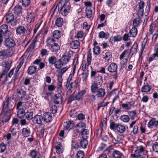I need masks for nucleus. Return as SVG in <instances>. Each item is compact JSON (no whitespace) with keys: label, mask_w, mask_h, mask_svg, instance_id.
<instances>
[{"label":"nucleus","mask_w":158,"mask_h":158,"mask_svg":"<svg viewBox=\"0 0 158 158\" xmlns=\"http://www.w3.org/2000/svg\"><path fill=\"white\" fill-rule=\"evenodd\" d=\"M59 4H61L60 7L58 9L59 12L63 16H67L71 8L69 2L67 0H61Z\"/></svg>","instance_id":"nucleus-1"},{"label":"nucleus","mask_w":158,"mask_h":158,"mask_svg":"<svg viewBox=\"0 0 158 158\" xmlns=\"http://www.w3.org/2000/svg\"><path fill=\"white\" fill-rule=\"evenodd\" d=\"M12 99L11 98H9L8 95L6 97L2 104V111H11L14 108V103L12 101V99Z\"/></svg>","instance_id":"nucleus-2"},{"label":"nucleus","mask_w":158,"mask_h":158,"mask_svg":"<svg viewBox=\"0 0 158 158\" xmlns=\"http://www.w3.org/2000/svg\"><path fill=\"white\" fill-rule=\"evenodd\" d=\"M47 45L50 47V49L52 52H57L60 49L59 45L55 43V40L53 38H49L47 40Z\"/></svg>","instance_id":"nucleus-3"},{"label":"nucleus","mask_w":158,"mask_h":158,"mask_svg":"<svg viewBox=\"0 0 158 158\" xmlns=\"http://www.w3.org/2000/svg\"><path fill=\"white\" fill-rule=\"evenodd\" d=\"M110 127L111 129L116 130L120 133H123L126 130V127L124 125L116 124L113 122H110Z\"/></svg>","instance_id":"nucleus-4"},{"label":"nucleus","mask_w":158,"mask_h":158,"mask_svg":"<svg viewBox=\"0 0 158 158\" xmlns=\"http://www.w3.org/2000/svg\"><path fill=\"white\" fill-rule=\"evenodd\" d=\"M91 53L90 52V50L88 52V54L87 57V62H83L82 64V69L84 72H88L89 65L91 64L92 58Z\"/></svg>","instance_id":"nucleus-5"},{"label":"nucleus","mask_w":158,"mask_h":158,"mask_svg":"<svg viewBox=\"0 0 158 158\" xmlns=\"http://www.w3.org/2000/svg\"><path fill=\"white\" fill-rule=\"evenodd\" d=\"M11 111H2L0 115V119L2 122L8 121L11 117Z\"/></svg>","instance_id":"nucleus-6"},{"label":"nucleus","mask_w":158,"mask_h":158,"mask_svg":"<svg viewBox=\"0 0 158 158\" xmlns=\"http://www.w3.org/2000/svg\"><path fill=\"white\" fill-rule=\"evenodd\" d=\"M13 54V52L10 49L0 51V57L3 59H6L11 56Z\"/></svg>","instance_id":"nucleus-7"},{"label":"nucleus","mask_w":158,"mask_h":158,"mask_svg":"<svg viewBox=\"0 0 158 158\" xmlns=\"http://www.w3.org/2000/svg\"><path fill=\"white\" fill-rule=\"evenodd\" d=\"M77 86V83L73 82L70 84L69 83H67L66 85V89L68 94H70Z\"/></svg>","instance_id":"nucleus-8"},{"label":"nucleus","mask_w":158,"mask_h":158,"mask_svg":"<svg viewBox=\"0 0 158 158\" xmlns=\"http://www.w3.org/2000/svg\"><path fill=\"white\" fill-rule=\"evenodd\" d=\"M147 144L149 146L152 147L153 151L156 152H158V141H155L150 140L147 141Z\"/></svg>","instance_id":"nucleus-9"},{"label":"nucleus","mask_w":158,"mask_h":158,"mask_svg":"<svg viewBox=\"0 0 158 158\" xmlns=\"http://www.w3.org/2000/svg\"><path fill=\"white\" fill-rule=\"evenodd\" d=\"M5 46L8 48H12L15 45V41L10 38L6 39L5 41Z\"/></svg>","instance_id":"nucleus-10"},{"label":"nucleus","mask_w":158,"mask_h":158,"mask_svg":"<svg viewBox=\"0 0 158 158\" xmlns=\"http://www.w3.org/2000/svg\"><path fill=\"white\" fill-rule=\"evenodd\" d=\"M148 126L151 128L153 127L158 128V120H156L155 118H151L148 123Z\"/></svg>","instance_id":"nucleus-11"},{"label":"nucleus","mask_w":158,"mask_h":158,"mask_svg":"<svg viewBox=\"0 0 158 158\" xmlns=\"http://www.w3.org/2000/svg\"><path fill=\"white\" fill-rule=\"evenodd\" d=\"M117 69V66L116 64L115 63H113L109 65L108 67L107 70L110 73H116Z\"/></svg>","instance_id":"nucleus-12"},{"label":"nucleus","mask_w":158,"mask_h":158,"mask_svg":"<svg viewBox=\"0 0 158 158\" xmlns=\"http://www.w3.org/2000/svg\"><path fill=\"white\" fill-rule=\"evenodd\" d=\"M76 128L77 131L78 133H81L85 129V124L84 123L80 122L77 125Z\"/></svg>","instance_id":"nucleus-13"},{"label":"nucleus","mask_w":158,"mask_h":158,"mask_svg":"<svg viewBox=\"0 0 158 158\" xmlns=\"http://www.w3.org/2000/svg\"><path fill=\"white\" fill-rule=\"evenodd\" d=\"M72 55L69 53L67 55H64L60 59L64 65L66 64L70 60Z\"/></svg>","instance_id":"nucleus-14"},{"label":"nucleus","mask_w":158,"mask_h":158,"mask_svg":"<svg viewBox=\"0 0 158 158\" xmlns=\"http://www.w3.org/2000/svg\"><path fill=\"white\" fill-rule=\"evenodd\" d=\"M95 93L96 94V96L98 98H102L105 96L106 93L105 89L101 88H99Z\"/></svg>","instance_id":"nucleus-15"},{"label":"nucleus","mask_w":158,"mask_h":158,"mask_svg":"<svg viewBox=\"0 0 158 158\" xmlns=\"http://www.w3.org/2000/svg\"><path fill=\"white\" fill-rule=\"evenodd\" d=\"M43 120V117L42 116L37 115L33 118L32 121L34 123L40 124L41 123Z\"/></svg>","instance_id":"nucleus-16"},{"label":"nucleus","mask_w":158,"mask_h":158,"mask_svg":"<svg viewBox=\"0 0 158 158\" xmlns=\"http://www.w3.org/2000/svg\"><path fill=\"white\" fill-rule=\"evenodd\" d=\"M144 3L140 1L139 4V9L137 13L138 15L142 16L143 15V10Z\"/></svg>","instance_id":"nucleus-17"},{"label":"nucleus","mask_w":158,"mask_h":158,"mask_svg":"<svg viewBox=\"0 0 158 158\" xmlns=\"http://www.w3.org/2000/svg\"><path fill=\"white\" fill-rule=\"evenodd\" d=\"M55 148L56 150V152L58 154H60L62 153L63 150V148L60 142L56 143V145Z\"/></svg>","instance_id":"nucleus-18"},{"label":"nucleus","mask_w":158,"mask_h":158,"mask_svg":"<svg viewBox=\"0 0 158 158\" xmlns=\"http://www.w3.org/2000/svg\"><path fill=\"white\" fill-rule=\"evenodd\" d=\"M0 32L2 34L8 33L10 34L8 31V28L6 24H3L0 27Z\"/></svg>","instance_id":"nucleus-19"},{"label":"nucleus","mask_w":158,"mask_h":158,"mask_svg":"<svg viewBox=\"0 0 158 158\" xmlns=\"http://www.w3.org/2000/svg\"><path fill=\"white\" fill-rule=\"evenodd\" d=\"M43 117L44 121L46 123L50 122L52 119L51 114L49 112L44 113Z\"/></svg>","instance_id":"nucleus-20"},{"label":"nucleus","mask_w":158,"mask_h":158,"mask_svg":"<svg viewBox=\"0 0 158 158\" xmlns=\"http://www.w3.org/2000/svg\"><path fill=\"white\" fill-rule=\"evenodd\" d=\"M16 33L18 35L24 34L26 31V29L24 27L20 26L17 27L16 29Z\"/></svg>","instance_id":"nucleus-21"},{"label":"nucleus","mask_w":158,"mask_h":158,"mask_svg":"<svg viewBox=\"0 0 158 158\" xmlns=\"http://www.w3.org/2000/svg\"><path fill=\"white\" fill-rule=\"evenodd\" d=\"M74 123L73 121H69L66 122L64 126V129L67 130H69L72 129L74 126Z\"/></svg>","instance_id":"nucleus-22"},{"label":"nucleus","mask_w":158,"mask_h":158,"mask_svg":"<svg viewBox=\"0 0 158 158\" xmlns=\"http://www.w3.org/2000/svg\"><path fill=\"white\" fill-rule=\"evenodd\" d=\"M14 15L11 13L8 12L6 15V20L8 23L11 22L14 20Z\"/></svg>","instance_id":"nucleus-23"},{"label":"nucleus","mask_w":158,"mask_h":158,"mask_svg":"<svg viewBox=\"0 0 158 158\" xmlns=\"http://www.w3.org/2000/svg\"><path fill=\"white\" fill-rule=\"evenodd\" d=\"M94 94H92V93L87 95V99L89 103H92L96 99V95H94Z\"/></svg>","instance_id":"nucleus-24"},{"label":"nucleus","mask_w":158,"mask_h":158,"mask_svg":"<svg viewBox=\"0 0 158 158\" xmlns=\"http://www.w3.org/2000/svg\"><path fill=\"white\" fill-rule=\"evenodd\" d=\"M70 44V48L73 49H77L80 46V43L77 40L72 41Z\"/></svg>","instance_id":"nucleus-25"},{"label":"nucleus","mask_w":158,"mask_h":158,"mask_svg":"<svg viewBox=\"0 0 158 158\" xmlns=\"http://www.w3.org/2000/svg\"><path fill=\"white\" fill-rule=\"evenodd\" d=\"M54 102L55 104H59L61 103L62 101V97L60 94H56L54 96Z\"/></svg>","instance_id":"nucleus-26"},{"label":"nucleus","mask_w":158,"mask_h":158,"mask_svg":"<svg viewBox=\"0 0 158 158\" xmlns=\"http://www.w3.org/2000/svg\"><path fill=\"white\" fill-rule=\"evenodd\" d=\"M90 88L91 93L92 94H95L99 89L97 83L95 82L92 83Z\"/></svg>","instance_id":"nucleus-27"},{"label":"nucleus","mask_w":158,"mask_h":158,"mask_svg":"<svg viewBox=\"0 0 158 158\" xmlns=\"http://www.w3.org/2000/svg\"><path fill=\"white\" fill-rule=\"evenodd\" d=\"M33 112L31 110H27L25 112V116L28 120H30L33 118Z\"/></svg>","instance_id":"nucleus-28"},{"label":"nucleus","mask_w":158,"mask_h":158,"mask_svg":"<svg viewBox=\"0 0 158 158\" xmlns=\"http://www.w3.org/2000/svg\"><path fill=\"white\" fill-rule=\"evenodd\" d=\"M37 68L34 66H31L28 69L27 72L28 73L31 75L35 74L36 72Z\"/></svg>","instance_id":"nucleus-29"},{"label":"nucleus","mask_w":158,"mask_h":158,"mask_svg":"<svg viewBox=\"0 0 158 158\" xmlns=\"http://www.w3.org/2000/svg\"><path fill=\"white\" fill-rule=\"evenodd\" d=\"M30 131L29 129L27 128H23L22 130L21 134L24 137H27L29 136Z\"/></svg>","instance_id":"nucleus-30"},{"label":"nucleus","mask_w":158,"mask_h":158,"mask_svg":"<svg viewBox=\"0 0 158 158\" xmlns=\"http://www.w3.org/2000/svg\"><path fill=\"white\" fill-rule=\"evenodd\" d=\"M30 155L32 158H36L40 156L39 152L36 149L31 150L30 153Z\"/></svg>","instance_id":"nucleus-31"},{"label":"nucleus","mask_w":158,"mask_h":158,"mask_svg":"<svg viewBox=\"0 0 158 158\" xmlns=\"http://www.w3.org/2000/svg\"><path fill=\"white\" fill-rule=\"evenodd\" d=\"M113 158H123V155L121 152L118 150L114 151L112 154Z\"/></svg>","instance_id":"nucleus-32"},{"label":"nucleus","mask_w":158,"mask_h":158,"mask_svg":"<svg viewBox=\"0 0 158 158\" xmlns=\"http://www.w3.org/2000/svg\"><path fill=\"white\" fill-rule=\"evenodd\" d=\"M11 64V63L10 61H6L4 62V64L3 67L4 69L3 70V72L6 73L10 69Z\"/></svg>","instance_id":"nucleus-33"},{"label":"nucleus","mask_w":158,"mask_h":158,"mask_svg":"<svg viewBox=\"0 0 158 158\" xmlns=\"http://www.w3.org/2000/svg\"><path fill=\"white\" fill-rule=\"evenodd\" d=\"M57 80L58 82L57 83V89L58 91H60L61 92H62V78L61 76H59L58 77Z\"/></svg>","instance_id":"nucleus-34"},{"label":"nucleus","mask_w":158,"mask_h":158,"mask_svg":"<svg viewBox=\"0 0 158 158\" xmlns=\"http://www.w3.org/2000/svg\"><path fill=\"white\" fill-rule=\"evenodd\" d=\"M14 68L12 69L9 72L8 75H6L4 77V80L2 81V84L3 85L5 84L8 81L7 77H11L13 74L14 71Z\"/></svg>","instance_id":"nucleus-35"},{"label":"nucleus","mask_w":158,"mask_h":158,"mask_svg":"<svg viewBox=\"0 0 158 158\" xmlns=\"http://www.w3.org/2000/svg\"><path fill=\"white\" fill-rule=\"evenodd\" d=\"M128 114L131 120H133L137 118V115L136 112L135 111H129Z\"/></svg>","instance_id":"nucleus-36"},{"label":"nucleus","mask_w":158,"mask_h":158,"mask_svg":"<svg viewBox=\"0 0 158 158\" xmlns=\"http://www.w3.org/2000/svg\"><path fill=\"white\" fill-rule=\"evenodd\" d=\"M83 139H87L89 137V131L87 129L84 130L81 132Z\"/></svg>","instance_id":"nucleus-37"},{"label":"nucleus","mask_w":158,"mask_h":158,"mask_svg":"<svg viewBox=\"0 0 158 158\" xmlns=\"http://www.w3.org/2000/svg\"><path fill=\"white\" fill-rule=\"evenodd\" d=\"M129 33L130 35V37H135L137 34V30L136 28L135 27H133L130 30Z\"/></svg>","instance_id":"nucleus-38"},{"label":"nucleus","mask_w":158,"mask_h":158,"mask_svg":"<svg viewBox=\"0 0 158 158\" xmlns=\"http://www.w3.org/2000/svg\"><path fill=\"white\" fill-rule=\"evenodd\" d=\"M55 24L58 27H60L63 24V20L61 17L57 18L55 22Z\"/></svg>","instance_id":"nucleus-39"},{"label":"nucleus","mask_w":158,"mask_h":158,"mask_svg":"<svg viewBox=\"0 0 158 158\" xmlns=\"http://www.w3.org/2000/svg\"><path fill=\"white\" fill-rule=\"evenodd\" d=\"M25 112L23 109L22 108L19 109L18 111V116L19 118L21 119H23L25 117Z\"/></svg>","instance_id":"nucleus-40"},{"label":"nucleus","mask_w":158,"mask_h":158,"mask_svg":"<svg viewBox=\"0 0 158 158\" xmlns=\"http://www.w3.org/2000/svg\"><path fill=\"white\" fill-rule=\"evenodd\" d=\"M14 13L17 15L20 14L22 12V7L19 5H17L15 6L14 9Z\"/></svg>","instance_id":"nucleus-41"},{"label":"nucleus","mask_w":158,"mask_h":158,"mask_svg":"<svg viewBox=\"0 0 158 158\" xmlns=\"http://www.w3.org/2000/svg\"><path fill=\"white\" fill-rule=\"evenodd\" d=\"M86 15L88 18H90L92 16V11L90 8L86 7L85 9Z\"/></svg>","instance_id":"nucleus-42"},{"label":"nucleus","mask_w":158,"mask_h":158,"mask_svg":"<svg viewBox=\"0 0 158 158\" xmlns=\"http://www.w3.org/2000/svg\"><path fill=\"white\" fill-rule=\"evenodd\" d=\"M138 16V17L134 19L133 22V24L134 27L138 26L139 24L141 21L140 16Z\"/></svg>","instance_id":"nucleus-43"},{"label":"nucleus","mask_w":158,"mask_h":158,"mask_svg":"<svg viewBox=\"0 0 158 158\" xmlns=\"http://www.w3.org/2000/svg\"><path fill=\"white\" fill-rule=\"evenodd\" d=\"M53 37L55 39H58L61 36V32L59 30H55L52 33Z\"/></svg>","instance_id":"nucleus-44"},{"label":"nucleus","mask_w":158,"mask_h":158,"mask_svg":"<svg viewBox=\"0 0 158 158\" xmlns=\"http://www.w3.org/2000/svg\"><path fill=\"white\" fill-rule=\"evenodd\" d=\"M144 151V148L142 146H140L139 147H138L137 150L135 151V152L136 154H143V152Z\"/></svg>","instance_id":"nucleus-45"},{"label":"nucleus","mask_w":158,"mask_h":158,"mask_svg":"<svg viewBox=\"0 0 158 158\" xmlns=\"http://www.w3.org/2000/svg\"><path fill=\"white\" fill-rule=\"evenodd\" d=\"M151 89V88L150 86L148 85H146L143 86L141 89V91L142 92H149Z\"/></svg>","instance_id":"nucleus-46"},{"label":"nucleus","mask_w":158,"mask_h":158,"mask_svg":"<svg viewBox=\"0 0 158 158\" xmlns=\"http://www.w3.org/2000/svg\"><path fill=\"white\" fill-rule=\"evenodd\" d=\"M64 64L62 63L60 59L57 61L56 60V62L54 64L55 66L57 69H59Z\"/></svg>","instance_id":"nucleus-47"},{"label":"nucleus","mask_w":158,"mask_h":158,"mask_svg":"<svg viewBox=\"0 0 158 158\" xmlns=\"http://www.w3.org/2000/svg\"><path fill=\"white\" fill-rule=\"evenodd\" d=\"M120 119L121 120L125 123L128 122L130 120V118L127 115H123L121 116Z\"/></svg>","instance_id":"nucleus-48"},{"label":"nucleus","mask_w":158,"mask_h":158,"mask_svg":"<svg viewBox=\"0 0 158 158\" xmlns=\"http://www.w3.org/2000/svg\"><path fill=\"white\" fill-rule=\"evenodd\" d=\"M35 17L34 14L32 13H30L27 16V20L28 22L31 23L34 22Z\"/></svg>","instance_id":"nucleus-49"},{"label":"nucleus","mask_w":158,"mask_h":158,"mask_svg":"<svg viewBox=\"0 0 158 158\" xmlns=\"http://www.w3.org/2000/svg\"><path fill=\"white\" fill-rule=\"evenodd\" d=\"M80 144L81 147L83 148H86L88 144V141L87 139H84L81 140L80 142Z\"/></svg>","instance_id":"nucleus-50"},{"label":"nucleus","mask_w":158,"mask_h":158,"mask_svg":"<svg viewBox=\"0 0 158 158\" xmlns=\"http://www.w3.org/2000/svg\"><path fill=\"white\" fill-rule=\"evenodd\" d=\"M56 60V59L55 56H51L49 57L48 59L49 63L52 65L54 64Z\"/></svg>","instance_id":"nucleus-51"},{"label":"nucleus","mask_w":158,"mask_h":158,"mask_svg":"<svg viewBox=\"0 0 158 158\" xmlns=\"http://www.w3.org/2000/svg\"><path fill=\"white\" fill-rule=\"evenodd\" d=\"M70 65H69L59 70V74H60L61 75H62L67 71Z\"/></svg>","instance_id":"nucleus-52"},{"label":"nucleus","mask_w":158,"mask_h":158,"mask_svg":"<svg viewBox=\"0 0 158 158\" xmlns=\"http://www.w3.org/2000/svg\"><path fill=\"white\" fill-rule=\"evenodd\" d=\"M100 48L98 46H94L93 48V52L94 54L98 55L100 53Z\"/></svg>","instance_id":"nucleus-53"},{"label":"nucleus","mask_w":158,"mask_h":158,"mask_svg":"<svg viewBox=\"0 0 158 158\" xmlns=\"http://www.w3.org/2000/svg\"><path fill=\"white\" fill-rule=\"evenodd\" d=\"M127 104L123 103L121 105V106L125 110H129L131 108V104L130 102H128Z\"/></svg>","instance_id":"nucleus-54"},{"label":"nucleus","mask_w":158,"mask_h":158,"mask_svg":"<svg viewBox=\"0 0 158 158\" xmlns=\"http://www.w3.org/2000/svg\"><path fill=\"white\" fill-rule=\"evenodd\" d=\"M17 93L19 95H25L26 92L22 88L17 89Z\"/></svg>","instance_id":"nucleus-55"},{"label":"nucleus","mask_w":158,"mask_h":158,"mask_svg":"<svg viewBox=\"0 0 158 158\" xmlns=\"http://www.w3.org/2000/svg\"><path fill=\"white\" fill-rule=\"evenodd\" d=\"M74 94V93H73V94H71L69 96L67 99L68 103H70L73 101L76 100L75 96L73 95Z\"/></svg>","instance_id":"nucleus-56"},{"label":"nucleus","mask_w":158,"mask_h":158,"mask_svg":"<svg viewBox=\"0 0 158 158\" xmlns=\"http://www.w3.org/2000/svg\"><path fill=\"white\" fill-rule=\"evenodd\" d=\"M109 103V102H102L98 104L97 110L98 111L102 107H105L107 106Z\"/></svg>","instance_id":"nucleus-57"},{"label":"nucleus","mask_w":158,"mask_h":158,"mask_svg":"<svg viewBox=\"0 0 158 158\" xmlns=\"http://www.w3.org/2000/svg\"><path fill=\"white\" fill-rule=\"evenodd\" d=\"M138 48V45L137 43H134L131 48V49L130 51L129 52V54H130L131 52V51L132 49H134V50L133 52H137V49Z\"/></svg>","instance_id":"nucleus-58"},{"label":"nucleus","mask_w":158,"mask_h":158,"mask_svg":"<svg viewBox=\"0 0 158 158\" xmlns=\"http://www.w3.org/2000/svg\"><path fill=\"white\" fill-rule=\"evenodd\" d=\"M6 149V144L3 143H1L0 144V152L2 153L4 152Z\"/></svg>","instance_id":"nucleus-59"},{"label":"nucleus","mask_w":158,"mask_h":158,"mask_svg":"<svg viewBox=\"0 0 158 158\" xmlns=\"http://www.w3.org/2000/svg\"><path fill=\"white\" fill-rule=\"evenodd\" d=\"M112 56V53L110 52H106L105 53V59L108 61Z\"/></svg>","instance_id":"nucleus-60"},{"label":"nucleus","mask_w":158,"mask_h":158,"mask_svg":"<svg viewBox=\"0 0 158 158\" xmlns=\"http://www.w3.org/2000/svg\"><path fill=\"white\" fill-rule=\"evenodd\" d=\"M84 156L83 151H79L77 155V158H83Z\"/></svg>","instance_id":"nucleus-61"},{"label":"nucleus","mask_w":158,"mask_h":158,"mask_svg":"<svg viewBox=\"0 0 158 158\" xmlns=\"http://www.w3.org/2000/svg\"><path fill=\"white\" fill-rule=\"evenodd\" d=\"M127 59L125 58L123 59V62L121 63V68L120 69H123V68L126 67V66L127 63Z\"/></svg>","instance_id":"nucleus-62"},{"label":"nucleus","mask_w":158,"mask_h":158,"mask_svg":"<svg viewBox=\"0 0 158 158\" xmlns=\"http://www.w3.org/2000/svg\"><path fill=\"white\" fill-rule=\"evenodd\" d=\"M154 50H155V53L153 54V57H158V45L157 44L155 46Z\"/></svg>","instance_id":"nucleus-63"},{"label":"nucleus","mask_w":158,"mask_h":158,"mask_svg":"<svg viewBox=\"0 0 158 158\" xmlns=\"http://www.w3.org/2000/svg\"><path fill=\"white\" fill-rule=\"evenodd\" d=\"M22 5L25 6H27L30 3V0H22Z\"/></svg>","instance_id":"nucleus-64"}]
</instances>
